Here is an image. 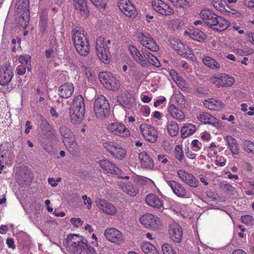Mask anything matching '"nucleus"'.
<instances>
[{"mask_svg":"<svg viewBox=\"0 0 254 254\" xmlns=\"http://www.w3.org/2000/svg\"><path fill=\"white\" fill-rule=\"evenodd\" d=\"M157 158L159 162L162 163L164 164H166L168 162V159L165 155H158Z\"/></svg>","mask_w":254,"mask_h":254,"instance_id":"69168bd1","label":"nucleus"},{"mask_svg":"<svg viewBox=\"0 0 254 254\" xmlns=\"http://www.w3.org/2000/svg\"><path fill=\"white\" fill-rule=\"evenodd\" d=\"M140 247L142 252L146 254H160L156 248L149 242L141 243Z\"/></svg>","mask_w":254,"mask_h":254,"instance_id":"c9c22d12","label":"nucleus"},{"mask_svg":"<svg viewBox=\"0 0 254 254\" xmlns=\"http://www.w3.org/2000/svg\"><path fill=\"white\" fill-rule=\"evenodd\" d=\"M245 150L247 153H252L254 155V143L251 141L245 142Z\"/></svg>","mask_w":254,"mask_h":254,"instance_id":"3c124183","label":"nucleus"},{"mask_svg":"<svg viewBox=\"0 0 254 254\" xmlns=\"http://www.w3.org/2000/svg\"><path fill=\"white\" fill-rule=\"evenodd\" d=\"M29 12L28 10H25L19 18V23L21 26L26 29L28 26L29 21Z\"/></svg>","mask_w":254,"mask_h":254,"instance_id":"79ce46f5","label":"nucleus"},{"mask_svg":"<svg viewBox=\"0 0 254 254\" xmlns=\"http://www.w3.org/2000/svg\"><path fill=\"white\" fill-rule=\"evenodd\" d=\"M99 78L103 85L107 88L111 90H116L119 89L120 84L110 72L105 71L100 72Z\"/></svg>","mask_w":254,"mask_h":254,"instance_id":"39448f33","label":"nucleus"},{"mask_svg":"<svg viewBox=\"0 0 254 254\" xmlns=\"http://www.w3.org/2000/svg\"><path fill=\"white\" fill-rule=\"evenodd\" d=\"M205 107L211 110L220 111L224 108V104L219 100L210 98L203 101Z\"/></svg>","mask_w":254,"mask_h":254,"instance_id":"cd10ccee","label":"nucleus"},{"mask_svg":"<svg viewBox=\"0 0 254 254\" xmlns=\"http://www.w3.org/2000/svg\"><path fill=\"white\" fill-rule=\"evenodd\" d=\"M119 186L126 194L131 196H134L138 192V188L135 183L128 182L124 183L121 182Z\"/></svg>","mask_w":254,"mask_h":254,"instance_id":"b1692460","label":"nucleus"},{"mask_svg":"<svg viewBox=\"0 0 254 254\" xmlns=\"http://www.w3.org/2000/svg\"><path fill=\"white\" fill-rule=\"evenodd\" d=\"M169 233L170 238L175 243L181 242L183 231L181 227L177 223H173L170 225Z\"/></svg>","mask_w":254,"mask_h":254,"instance_id":"412c9836","label":"nucleus"},{"mask_svg":"<svg viewBox=\"0 0 254 254\" xmlns=\"http://www.w3.org/2000/svg\"><path fill=\"white\" fill-rule=\"evenodd\" d=\"M146 203L153 208L160 209L163 206L162 200L153 193L148 194L145 198Z\"/></svg>","mask_w":254,"mask_h":254,"instance_id":"bb28decb","label":"nucleus"},{"mask_svg":"<svg viewBox=\"0 0 254 254\" xmlns=\"http://www.w3.org/2000/svg\"><path fill=\"white\" fill-rule=\"evenodd\" d=\"M152 6L154 10L162 15H170L174 13V10L162 0H153Z\"/></svg>","mask_w":254,"mask_h":254,"instance_id":"dca6fc26","label":"nucleus"},{"mask_svg":"<svg viewBox=\"0 0 254 254\" xmlns=\"http://www.w3.org/2000/svg\"><path fill=\"white\" fill-rule=\"evenodd\" d=\"M91 1L97 7H104L105 6L103 0H91Z\"/></svg>","mask_w":254,"mask_h":254,"instance_id":"338daca9","label":"nucleus"},{"mask_svg":"<svg viewBox=\"0 0 254 254\" xmlns=\"http://www.w3.org/2000/svg\"><path fill=\"white\" fill-rule=\"evenodd\" d=\"M177 175L180 180L190 187L196 188L198 186L199 182L192 174L184 170L177 171Z\"/></svg>","mask_w":254,"mask_h":254,"instance_id":"2eb2a0df","label":"nucleus"},{"mask_svg":"<svg viewBox=\"0 0 254 254\" xmlns=\"http://www.w3.org/2000/svg\"><path fill=\"white\" fill-rule=\"evenodd\" d=\"M174 97L176 103L179 106L181 107H184L185 106L187 101L182 93L180 92L176 93L174 95Z\"/></svg>","mask_w":254,"mask_h":254,"instance_id":"49530a36","label":"nucleus"},{"mask_svg":"<svg viewBox=\"0 0 254 254\" xmlns=\"http://www.w3.org/2000/svg\"><path fill=\"white\" fill-rule=\"evenodd\" d=\"M96 50L97 54L100 60L105 63H109L110 52L106 43L104 42L102 37H98L96 41Z\"/></svg>","mask_w":254,"mask_h":254,"instance_id":"6e6552de","label":"nucleus"},{"mask_svg":"<svg viewBox=\"0 0 254 254\" xmlns=\"http://www.w3.org/2000/svg\"><path fill=\"white\" fill-rule=\"evenodd\" d=\"M18 60L20 63L27 64L30 62V57L28 55H22L19 57Z\"/></svg>","mask_w":254,"mask_h":254,"instance_id":"bf43d9fd","label":"nucleus"},{"mask_svg":"<svg viewBox=\"0 0 254 254\" xmlns=\"http://www.w3.org/2000/svg\"><path fill=\"white\" fill-rule=\"evenodd\" d=\"M72 40L77 52L86 56L89 52V45L84 31L79 27H75L72 30Z\"/></svg>","mask_w":254,"mask_h":254,"instance_id":"f03ea898","label":"nucleus"},{"mask_svg":"<svg viewBox=\"0 0 254 254\" xmlns=\"http://www.w3.org/2000/svg\"><path fill=\"white\" fill-rule=\"evenodd\" d=\"M104 235L108 241L117 245H120L125 241L121 232L115 228L105 229Z\"/></svg>","mask_w":254,"mask_h":254,"instance_id":"ddd939ff","label":"nucleus"},{"mask_svg":"<svg viewBox=\"0 0 254 254\" xmlns=\"http://www.w3.org/2000/svg\"><path fill=\"white\" fill-rule=\"evenodd\" d=\"M74 91V86L72 83H65L59 89V95L63 98L70 97Z\"/></svg>","mask_w":254,"mask_h":254,"instance_id":"a878e982","label":"nucleus"},{"mask_svg":"<svg viewBox=\"0 0 254 254\" xmlns=\"http://www.w3.org/2000/svg\"><path fill=\"white\" fill-rule=\"evenodd\" d=\"M118 7L121 11L128 17H134L136 15V10L129 0H119Z\"/></svg>","mask_w":254,"mask_h":254,"instance_id":"a211bd4d","label":"nucleus"},{"mask_svg":"<svg viewBox=\"0 0 254 254\" xmlns=\"http://www.w3.org/2000/svg\"><path fill=\"white\" fill-rule=\"evenodd\" d=\"M139 221L145 227L152 230L157 229L160 225V219L151 213H146L142 215Z\"/></svg>","mask_w":254,"mask_h":254,"instance_id":"9b49d317","label":"nucleus"},{"mask_svg":"<svg viewBox=\"0 0 254 254\" xmlns=\"http://www.w3.org/2000/svg\"><path fill=\"white\" fill-rule=\"evenodd\" d=\"M94 111L96 117L103 119L109 113V104L104 96H100L94 102Z\"/></svg>","mask_w":254,"mask_h":254,"instance_id":"20e7f679","label":"nucleus"},{"mask_svg":"<svg viewBox=\"0 0 254 254\" xmlns=\"http://www.w3.org/2000/svg\"><path fill=\"white\" fill-rule=\"evenodd\" d=\"M98 208L104 214L115 216L117 212V208L111 203L104 199H99L96 201Z\"/></svg>","mask_w":254,"mask_h":254,"instance_id":"f3484780","label":"nucleus"},{"mask_svg":"<svg viewBox=\"0 0 254 254\" xmlns=\"http://www.w3.org/2000/svg\"><path fill=\"white\" fill-rule=\"evenodd\" d=\"M65 246L74 254H96L95 248L84 242L82 237L76 234L67 237Z\"/></svg>","mask_w":254,"mask_h":254,"instance_id":"f257e3e1","label":"nucleus"},{"mask_svg":"<svg viewBox=\"0 0 254 254\" xmlns=\"http://www.w3.org/2000/svg\"><path fill=\"white\" fill-rule=\"evenodd\" d=\"M196 130L195 127L191 124H187L184 125L181 129V133L182 137L186 138L193 134Z\"/></svg>","mask_w":254,"mask_h":254,"instance_id":"4c0bfd02","label":"nucleus"},{"mask_svg":"<svg viewBox=\"0 0 254 254\" xmlns=\"http://www.w3.org/2000/svg\"><path fill=\"white\" fill-rule=\"evenodd\" d=\"M139 129L144 138L148 141L154 143L158 138V132L154 127L146 124H142Z\"/></svg>","mask_w":254,"mask_h":254,"instance_id":"f8f14e48","label":"nucleus"},{"mask_svg":"<svg viewBox=\"0 0 254 254\" xmlns=\"http://www.w3.org/2000/svg\"><path fill=\"white\" fill-rule=\"evenodd\" d=\"M212 4L213 6L220 11H224L226 2L223 0H212Z\"/></svg>","mask_w":254,"mask_h":254,"instance_id":"de8ad7c7","label":"nucleus"},{"mask_svg":"<svg viewBox=\"0 0 254 254\" xmlns=\"http://www.w3.org/2000/svg\"><path fill=\"white\" fill-rule=\"evenodd\" d=\"M103 145L113 157L119 160H123L126 155V150L117 143L107 141L104 142Z\"/></svg>","mask_w":254,"mask_h":254,"instance_id":"0eeeda50","label":"nucleus"},{"mask_svg":"<svg viewBox=\"0 0 254 254\" xmlns=\"http://www.w3.org/2000/svg\"><path fill=\"white\" fill-rule=\"evenodd\" d=\"M85 113L84 101L81 95L75 97L69 109V118L73 124H78L83 119Z\"/></svg>","mask_w":254,"mask_h":254,"instance_id":"7ed1b4c3","label":"nucleus"},{"mask_svg":"<svg viewBox=\"0 0 254 254\" xmlns=\"http://www.w3.org/2000/svg\"><path fill=\"white\" fill-rule=\"evenodd\" d=\"M168 111L170 116L175 120L181 121L185 118L184 113L173 104L170 105Z\"/></svg>","mask_w":254,"mask_h":254,"instance_id":"72a5a7b5","label":"nucleus"},{"mask_svg":"<svg viewBox=\"0 0 254 254\" xmlns=\"http://www.w3.org/2000/svg\"><path fill=\"white\" fill-rule=\"evenodd\" d=\"M99 165L101 168L107 173L118 175L120 178L126 180L129 179L128 176H122V170L108 160L104 159L100 160Z\"/></svg>","mask_w":254,"mask_h":254,"instance_id":"9d476101","label":"nucleus"},{"mask_svg":"<svg viewBox=\"0 0 254 254\" xmlns=\"http://www.w3.org/2000/svg\"><path fill=\"white\" fill-rule=\"evenodd\" d=\"M13 76L11 67L5 64L0 66V84L2 86L7 85Z\"/></svg>","mask_w":254,"mask_h":254,"instance_id":"6ab92c4d","label":"nucleus"},{"mask_svg":"<svg viewBox=\"0 0 254 254\" xmlns=\"http://www.w3.org/2000/svg\"><path fill=\"white\" fill-rule=\"evenodd\" d=\"M224 140L227 142L228 148L232 154L233 155H238L240 152V148L236 139L232 136L227 135L224 137Z\"/></svg>","mask_w":254,"mask_h":254,"instance_id":"c85d7f7f","label":"nucleus"},{"mask_svg":"<svg viewBox=\"0 0 254 254\" xmlns=\"http://www.w3.org/2000/svg\"><path fill=\"white\" fill-rule=\"evenodd\" d=\"M203 64L212 69H218L220 67V64L216 61L214 59L210 57H205L203 59Z\"/></svg>","mask_w":254,"mask_h":254,"instance_id":"ea45409f","label":"nucleus"},{"mask_svg":"<svg viewBox=\"0 0 254 254\" xmlns=\"http://www.w3.org/2000/svg\"><path fill=\"white\" fill-rule=\"evenodd\" d=\"M142 54L144 56V59H145L149 64H151L156 67L160 66V63L158 59L154 56L152 54L146 50H142Z\"/></svg>","mask_w":254,"mask_h":254,"instance_id":"f704fd0d","label":"nucleus"},{"mask_svg":"<svg viewBox=\"0 0 254 254\" xmlns=\"http://www.w3.org/2000/svg\"><path fill=\"white\" fill-rule=\"evenodd\" d=\"M181 55L183 56L184 57H186L188 59H191V60H193L194 58L192 51L186 45L184 48V51H183V53L181 54Z\"/></svg>","mask_w":254,"mask_h":254,"instance_id":"603ef678","label":"nucleus"},{"mask_svg":"<svg viewBox=\"0 0 254 254\" xmlns=\"http://www.w3.org/2000/svg\"><path fill=\"white\" fill-rule=\"evenodd\" d=\"M128 49L132 58L142 66H147L148 63L138 50L133 45H129Z\"/></svg>","mask_w":254,"mask_h":254,"instance_id":"4be33fe9","label":"nucleus"},{"mask_svg":"<svg viewBox=\"0 0 254 254\" xmlns=\"http://www.w3.org/2000/svg\"><path fill=\"white\" fill-rule=\"evenodd\" d=\"M85 72L88 78L93 77L95 75V72L94 71L88 67H85Z\"/></svg>","mask_w":254,"mask_h":254,"instance_id":"0e129e2a","label":"nucleus"},{"mask_svg":"<svg viewBox=\"0 0 254 254\" xmlns=\"http://www.w3.org/2000/svg\"><path fill=\"white\" fill-rule=\"evenodd\" d=\"M47 13H42L40 16L39 27L42 32H44L47 29Z\"/></svg>","mask_w":254,"mask_h":254,"instance_id":"a18cd8bd","label":"nucleus"},{"mask_svg":"<svg viewBox=\"0 0 254 254\" xmlns=\"http://www.w3.org/2000/svg\"><path fill=\"white\" fill-rule=\"evenodd\" d=\"M167 129L169 134L172 136H176L179 132L178 124L175 121L168 122L166 125Z\"/></svg>","mask_w":254,"mask_h":254,"instance_id":"58836bf2","label":"nucleus"},{"mask_svg":"<svg viewBox=\"0 0 254 254\" xmlns=\"http://www.w3.org/2000/svg\"><path fill=\"white\" fill-rule=\"evenodd\" d=\"M211 82L217 87H229L232 86L235 81V79L226 74H222L218 76L212 77Z\"/></svg>","mask_w":254,"mask_h":254,"instance_id":"4468645a","label":"nucleus"},{"mask_svg":"<svg viewBox=\"0 0 254 254\" xmlns=\"http://www.w3.org/2000/svg\"><path fill=\"white\" fill-rule=\"evenodd\" d=\"M198 120L204 124H210L214 126L219 124V121L210 114L202 112L198 116Z\"/></svg>","mask_w":254,"mask_h":254,"instance_id":"c756f323","label":"nucleus"},{"mask_svg":"<svg viewBox=\"0 0 254 254\" xmlns=\"http://www.w3.org/2000/svg\"><path fill=\"white\" fill-rule=\"evenodd\" d=\"M171 44L172 45L173 48L179 54L181 55V54L183 53L186 45H184L179 40L173 39L171 41Z\"/></svg>","mask_w":254,"mask_h":254,"instance_id":"c03bdc74","label":"nucleus"},{"mask_svg":"<svg viewBox=\"0 0 254 254\" xmlns=\"http://www.w3.org/2000/svg\"><path fill=\"white\" fill-rule=\"evenodd\" d=\"M174 81L180 88H187V83L181 76H179Z\"/></svg>","mask_w":254,"mask_h":254,"instance_id":"13d9d810","label":"nucleus"},{"mask_svg":"<svg viewBox=\"0 0 254 254\" xmlns=\"http://www.w3.org/2000/svg\"><path fill=\"white\" fill-rule=\"evenodd\" d=\"M136 38L140 44L148 50L156 52L159 50V47L150 35L146 32H137Z\"/></svg>","mask_w":254,"mask_h":254,"instance_id":"423d86ee","label":"nucleus"},{"mask_svg":"<svg viewBox=\"0 0 254 254\" xmlns=\"http://www.w3.org/2000/svg\"><path fill=\"white\" fill-rule=\"evenodd\" d=\"M175 153L176 158L181 161L183 159L184 153L182 147L180 145H177L175 148Z\"/></svg>","mask_w":254,"mask_h":254,"instance_id":"8fccbe9b","label":"nucleus"},{"mask_svg":"<svg viewBox=\"0 0 254 254\" xmlns=\"http://www.w3.org/2000/svg\"><path fill=\"white\" fill-rule=\"evenodd\" d=\"M161 249L163 254H177L172 246L167 243L164 244L162 246Z\"/></svg>","mask_w":254,"mask_h":254,"instance_id":"09e8293b","label":"nucleus"},{"mask_svg":"<svg viewBox=\"0 0 254 254\" xmlns=\"http://www.w3.org/2000/svg\"><path fill=\"white\" fill-rule=\"evenodd\" d=\"M70 221L75 227H78L83 224V222L79 218H72L70 219Z\"/></svg>","mask_w":254,"mask_h":254,"instance_id":"680f3d73","label":"nucleus"},{"mask_svg":"<svg viewBox=\"0 0 254 254\" xmlns=\"http://www.w3.org/2000/svg\"><path fill=\"white\" fill-rule=\"evenodd\" d=\"M212 28L218 31H223L226 30L229 26L230 23L225 19L221 16H217Z\"/></svg>","mask_w":254,"mask_h":254,"instance_id":"7c9ffc66","label":"nucleus"},{"mask_svg":"<svg viewBox=\"0 0 254 254\" xmlns=\"http://www.w3.org/2000/svg\"><path fill=\"white\" fill-rule=\"evenodd\" d=\"M118 102L124 108L129 109L135 103V98L127 91L122 93L118 96Z\"/></svg>","mask_w":254,"mask_h":254,"instance_id":"aec40b11","label":"nucleus"},{"mask_svg":"<svg viewBox=\"0 0 254 254\" xmlns=\"http://www.w3.org/2000/svg\"><path fill=\"white\" fill-rule=\"evenodd\" d=\"M60 132L63 137V142L66 141V139L70 140L71 138H74V136L70 130L65 126L62 127L60 128Z\"/></svg>","mask_w":254,"mask_h":254,"instance_id":"37998d69","label":"nucleus"},{"mask_svg":"<svg viewBox=\"0 0 254 254\" xmlns=\"http://www.w3.org/2000/svg\"><path fill=\"white\" fill-rule=\"evenodd\" d=\"M191 148L192 151L195 152H199L202 147V144L197 139H194L191 142Z\"/></svg>","mask_w":254,"mask_h":254,"instance_id":"5fc2aeb1","label":"nucleus"},{"mask_svg":"<svg viewBox=\"0 0 254 254\" xmlns=\"http://www.w3.org/2000/svg\"><path fill=\"white\" fill-rule=\"evenodd\" d=\"M241 220L242 223L247 225H251L253 223V217L249 215L242 216Z\"/></svg>","mask_w":254,"mask_h":254,"instance_id":"6e6d98bb","label":"nucleus"},{"mask_svg":"<svg viewBox=\"0 0 254 254\" xmlns=\"http://www.w3.org/2000/svg\"><path fill=\"white\" fill-rule=\"evenodd\" d=\"M64 144L68 151L72 155H76L78 151V147L75 142V137L70 139V140L66 139L64 141Z\"/></svg>","mask_w":254,"mask_h":254,"instance_id":"e433bc0d","label":"nucleus"},{"mask_svg":"<svg viewBox=\"0 0 254 254\" xmlns=\"http://www.w3.org/2000/svg\"><path fill=\"white\" fill-rule=\"evenodd\" d=\"M176 7H184L186 5V0H169Z\"/></svg>","mask_w":254,"mask_h":254,"instance_id":"4d7b16f0","label":"nucleus"},{"mask_svg":"<svg viewBox=\"0 0 254 254\" xmlns=\"http://www.w3.org/2000/svg\"><path fill=\"white\" fill-rule=\"evenodd\" d=\"M139 158L142 167L146 169H152L153 167V162L146 152H142L139 153Z\"/></svg>","mask_w":254,"mask_h":254,"instance_id":"2f4dec72","label":"nucleus"},{"mask_svg":"<svg viewBox=\"0 0 254 254\" xmlns=\"http://www.w3.org/2000/svg\"><path fill=\"white\" fill-rule=\"evenodd\" d=\"M74 7L77 11L83 16H86L88 14L86 0H73Z\"/></svg>","mask_w":254,"mask_h":254,"instance_id":"473e14b6","label":"nucleus"},{"mask_svg":"<svg viewBox=\"0 0 254 254\" xmlns=\"http://www.w3.org/2000/svg\"><path fill=\"white\" fill-rule=\"evenodd\" d=\"M185 151L186 156L190 159H194L197 155L193 152V151L190 150L189 147L186 148Z\"/></svg>","mask_w":254,"mask_h":254,"instance_id":"e2e57ef3","label":"nucleus"},{"mask_svg":"<svg viewBox=\"0 0 254 254\" xmlns=\"http://www.w3.org/2000/svg\"><path fill=\"white\" fill-rule=\"evenodd\" d=\"M244 4L246 6L254 9V0H245Z\"/></svg>","mask_w":254,"mask_h":254,"instance_id":"774afa93","label":"nucleus"},{"mask_svg":"<svg viewBox=\"0 0 254 254\" xmlns=\"http://www.w3.org/2000/svg\"><path fill=\"white\" fill-rule=\"evenodd\" d=\"M220 186L225 192L229 194H234L236 190L235 188L229 184H221Z\"/></svg>","mask_w":254,"mask_h":254,"instance_id":"864d4df0","label":"nucleus"},{"mask_svg":"<svg viewBox=\"0 0 254 254\" xmlns=\"http://www.w3.org/2000/svg\"><path fill=\"white\" fill-rule=\"evenodd\" d=\"M107 129L111 133L122 137H126L130 135L129 130L122 123L114 122L109 124Z\"/></svg>","mask_w":254,"mask_h":254,"instance_id":"1a4fd4ad","label":"nucleus"},{"mask_svg":"<svg viewBox=\"0 0 254 254\" xmlns=\"http://www.w3.org/2000/svg\"><path fill=\"white\" fill-rule=\"evenodd\" d=\"M83 204L85 205H86V208L87 209L90 210L92 206V201L90 197H88L86 195H83L82 197Z\"/></svg>","mask_w":254,"mask_h":254,"instance_id":"052dcab7","label":"nucleus"},{"mask_svg":"<svg viewBox=\"0 0 254 254\" xmlns=\"http://www.w3.org/2000/svg\"><path fill=\"white\" fill-rule=\"evenodd\" d=\"M190 37L197 41H202L205 39V35L203 32L198 29H193L190 34Z\"/></svg>","mask_w":254,"mask_h":254,"instance_id":"a19ab883","label":"nucleus"},{"mask_svg":"<svg viewBox=\"0 0 254 254\" xmlns=\"http://www.w3.org/2000/svg\"><path fill=\"white\" fill-rule=\"evenodd\" d=\"M167 183L168 186L171 188L173 192L177 196L180 197H186L187 191L183 185L174 181H167Z\"/></svg>","mask_w":254,"mask_h":254,"instance_id":"5701e85b","label":"nucleus"},{"mask_svg":"<svg viewBox=\"0 0 254 254\" xmlns=\"http://www.w3.org/2000/svg\"><path fill=\"white\" fill-rule=\"evenodd\" d=\"M200 17L206 24L212 27L217 15L209 9H203L200 13Z\"/></svg>","mask_w":254,"mask_h":254,"instance_id":"393cba45","label":"nucleus"}]
</instances>
